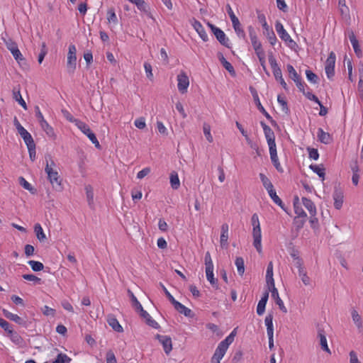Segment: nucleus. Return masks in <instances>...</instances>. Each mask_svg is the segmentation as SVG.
Wrapping results in <instances>:
<instances>
[{"label": "nucleus", "mask_w": 363, "mask_h": 363, "mask_svg": "<svg viewBox=\"0 0 363 363\" xmlns=\"http://www.w3.org/2000/svg\"><path fill=\"white\" fill-rule=\"evenodd\" d=\"M252 225L253 226L252 236H253V246L255 247L258 253H261L262 248V233L259 217L257 213H254L251 218Z\"/></svg>", "instance_id": "1"}, {"label": "nucleus", "mask_w": 363, "mask_h": 363, "mask_svg": "<svg viewBox=\"0 0 363 363\" xmlns=\"http://www.w3.org/2000/svg\"><path fill=\"white\" fill-rule=\"evenodd\" d=\"M268 60L269 65L272 67L274 79H276V81L280 83V84L284 89V90L289 91V87L282 77L281 69L280 67L278 65L277 62L272 52L269 54Z\"/></svg>", "instance_id": "2"}, {"label": "nucleus", "mask_w": 363, "mask_h": 363, "mask_svg": "<svg viewBox=\"0 0 363 363\" xmlns=\"http://www.w3.org/2000/svg\"><path fill=\"white\" fill-rule=\"evenodd\" d=\"M275 29L280 38L287 44L288 47L291 50L296 51V49L298 48L297 43L291 38L289 34L284 29L282 23L279 21H277L275 23Z\"/></svg>", "instance_id": "3"}, {"label": "nucleus", "mask_w": 363, "mask_h": 363, "mask_svg": "<svg viewBox=\"0 0 363 363\" xmlns=\"http://www.w3.org/2000/svg\"><path fill=\"white\" fill-rule=\"evenodd\" d=\"M257 18L263 28V34L267 38L269 43L274 46L277 41V38L274 30L267 24L265 16L262 13L259 14Z\"/></svg>", "instance_id": "4"}, {"label": "nucleus", "mask_w": 363, "mask_h": 363, "mask_svg": "<svg viewBox=\"0 0 363 363\" xmlns=\"http://www.w3.org/2000/svg\"><path fill=\"white\" fill-rule=\"evenodd\" d=\"M45 171L47 173L48 178L52 186L57 190H61L62 189L61 185L62 179H60L58 172L50 167L48 161H47Z\"/></svg>", "instance_id": "5"}, {"label": "nucleus", "mask_w": 363, "mask_h": 363, "mask_svg": "<svg viewBox=\"0 0 363 363\" xmlns=\"http://www.w3.org/2000/svg\"><path fill=\"white\" fill-rule=\"evenodd\" d=\"M77 49L74 45L71 44L69 46L67 54V68L69 74H74L77 66Z\"/></svg>", "instance_id": "6"}, {"label": "nucleus", "mask_w": 363, "mask_h": 363, "mask_svg": "<svg viewBox=\"0 0 363 363\" xmlns=\"http://www.w3.org/2000/svg\"><path fill=\"white\" fill-rule=\"evenodd\" d=\"M77 127L86 135L97 149H101V145L96 135L91 130L89 126L82 121H77Z\"/></svg>", "instance_id": "7"}, {"label": "nucleus", "mask_w": 363, "mask_h": 363, "mask_svg": "<svg viewBox=\"0 0 363 363\" xmlns=\"http://www.w3.org/2000/svg\"><path fill=\"white\" fill-rule=\"evenodd\" d=\"M250 91L253 97L255 104L257 109L266 117L267 119H268L270 121L272 125H277L276 121L272 118V117L268 113V112L265 110V108L262 105V103L259 101V98L257 90L254 87L250 86Z\"/></svg>", "instance_id": "8"}, {"label": "nucleus", "mask_w": 363, "mask_h": 363, "mask_svg": "<svg viewBox=\"0 0 363 363\" xmlns=\"http://www.w3.org/2000/svg\"><path fill=\"white\" fill-rule=\"evenodd\" d=\"M4 43L6 46V48L11 52L13 57L19 65H21L22 62H25L24 57L19 50L17 44L14 41L10 38L7 40L4 39Z\"/></svg>", "instance_id": "9"}, {"label": "nucleus", "mask_w": 363, "mask_h": 363, "mask_svg": "<svg viewBox=\"0 0 363 363\" xmlns=\"http://www.w3.org/2000/svg\"><path fill=\"white\" fill-rule=\"evenodd\" d=\"M335 54L331 52L325 62V70L327 77L331 79L335 75Z\"/></svg>", "instance_id": "10"}, {"label": "nucleus", "mask_w": 363, "mask_h": 363, "mask_svg": "<svg viewBox=\"0 0 363 363\" xmlns=\"http://www.w3.org/2000/svg\"><path fill=\"white\" fill-rule=\"evenodd\" d=\"M177 87L180 93L184 94L187 91L189 85V79L185 72H182L177 75Z\"/></svg>", "instance_id": "11"}, {"label": "nucleus", "mask_w": 363, "mask_h": 363, "mask_svg": "<svg viewBox=\"0 0 363 363\" xmlns=\"http://www.w3.org/2000/svg\"><path fill=\"white\" fill-rule=\"evenodd\" d=\"M156 339L162 344L164 351L167 354H169L172 350V342L170 337L167 335H162L157 334Z\"/></svg>", "instance_id": "12"}, {"label": "nucleus", "mask_w": 363, "mask_h": 363, "mask_svg": "<svg viewBox=\"0 0 363 363\" xmlns=\"http://www.w3.org/2000/svg\"><path fill=\"white\" fill-rule=\"evenodd\" d=\"M213 33L218 40V41L223 46L230 48V43L229 38L226 36L225 33L219 28H213Z\"/></svg>", "instance_id": "13"}, {"label": "nucleus", "mask_w": 363, "mask_h": 363, "mask_svg": "<svg viewBox=\"0 0 363 363\" xmlns=\"http://www.w3.org/2000/svg\"><path fill=\"white\" fill-rule=\"evenodd\" d=\"M267 291H271L272 297L273 298V299H274L276 304L279 306V309L283 313H287V309L285 307L283 301L279 297L278 290L275 287V285L269 286Z\"/></svg>", "instance_id": "14"}, {"label": "nucleus", "mask_w": 363, "mask_h": 363, "mask_svg": "<svg viewBox=\"0 0 363 363\" xmlns=\"http://www.w3.org/2000/svg\"><path fill=\"white\" fill-rule=\"evenodd\" d=\"M348 36L357 57L358 58H361L362 57V51L360 49L359 42L354 32L352 30H350L348 32Z\"/></svg>", "instance_id": "15"}, {"label": "nucleus", "mask_w": 363, "mask_h": 363, "mask_svg": "<svg viewBox=\"0 0 363 363\" xmlns=\"http://www.w3.org/2000/svg\"><path fill=\"white\" fill-rule=\"evenodd\" d=\"M192 26L195 29V30L197 32L200 38L204 41L206 42L208 40V35L202 26V24L197 21L196 19L194 18L192 22Z\"/></svg>", "instance_id": "16"}, {"label": "nucleus", "mask_w": 363, "mask_h": 363, "mask_svg": "<svg viewBox=\"0 0 363 363\" xmlns=\"http://www.w3.org/2000/svg\"><path fill=\"white\" fill-rule=\"evenodd\" d=\"M334 199V206L336 209H340L343 203V193L342 191L337 187H335V190L333 194Z\"/></svg>", "instance_id": "17"}, {"label": "nucleus", "mask_w": 363, "mask_h": 363, "mask_svg": "<svg viewBox=\"0 0 363 363\" xmlns=\"http://www.w3.org/2000/svg\"><path fill=\"white\" fill-rule=\"evenodd\" d=\"M228 230L229 227L227 223H223L221 225V233L220 238V247L222 248H227L228 246Z\"/></svg>", "instance_id": "18"}, {"label": "nucleus", "mask_w": 363, "mask_h": 363, "mask_svg": "<svg viewBox=\"0 0 363 363\" xmlns=\"http://www.w3.org/2000/svg\"><path fill=\"white\" fill-rule=\"evenodd\" d=\"M247 29H248V32H249L250 38V40H251V43H252L254 50H257L259 48H262V43L258 40L257 33L255 30V28L252 26H248Z\"/></svg>", "instance_id": "19"}, {"label": "nucleus", "mask_w": 363, "mask_h": 363, "mask_svg": "<svg viewBox=\"0 0 363 363\" xmlns=\"http://www.w3.org/2000/svg\"><path fill=\"white\" fill-rule=\"evenodd\" d=\"M174 309L178 311L179 313L183 314L184 316L188 318H193L194 314L192 311L184 305L177 301L174 304H173Z\"/></svg>", "instance_id": "20"}, {"label": "nucleus", "mask_w": 363, "mask_h": 363, "mask_svg": "<svg viewBox=\"0 0 363 363\" xmlns=\"http://www.w3.org/2000/svg\"><path fill=\"white\" fill-rule=\"evenodd\" d=\"M269 298V291H265L259 301L258 302L257 306V313L259 315H262L265 311L266 304L267 303Z\"/></svg>", "instance_id": "21"}, {"label": "nucleus", "mask_w": 363, "mask_h": 363, "mask_svg": "<svg viewBox=\"0 0 363 363\" xmlns=\"http://www.w3.org/2000/svg\"><path fill=\"white\" fill-rule=\"evenodd\" d=\"M318 337L320 339V345L321 346V349L323 351L330 354L331 352L328 346L325 333L324 330L320 327H318Z\"/></svg>", "instance_id": "22"}, {"label": "nucleus", "mask_w": 363, "mask_h": 363, "mask_svg": "<svg viewBox=\"0 0 363 363\" xmlns=\"http://www.w3.org/2000/svg\"><path fill=\"white\" fill-rule=\"evenodd\" d=\"M217 55L220 62L223 66V67L230 74L231 76H235V71L233 66L226 60L223 55L221 52H218Z\"/></svg>", "instance_id": "23"}, {"label": "nucleus", "mask_w": 363, "mask_h": 363, "mask_svg": "<svg viewBox=\"0 0 363 363\" xmlns=\"http://www.w3.org/2000/svg\"><path fill=\"white\" fill-rule=\"evenodd\" d=\"M269 154H270V158L272 160V162L274 167L277 169V170L279 172H283V169L280 164V162L278 159L277 156V147L269 148Z\"/></svg>", "instance_id": "24"}, {"label": "nucleus", "mask_w": 363, "mask_h": 363, "mask_svg": "<svg viewBox=\"0 0 363 363\" xmlns=\"http://www.w3.org/2000/svg\"><path fill=\"white\" fill-rule=\"evenodd\" d=\"M317 137L318 140L325 145L330 144L333 141L332 136L325 132L321 128L318 129Z\"/></svg>", "instance_id": "25"}, {"label": "nucleus", "mask_w": 363, "mask_h": 363, "mask_svg": "<svg viewBox=\"0 0 363 363\" xmlns=\"http://www.w3.org/2000/svg\"><path fill=\"white\" fill-rule=\"evenodd\" d=\"M107 322L108 325L112 328V329L116 332L122 333L123 331V327L121 325L118 320L113 315H109L108 316Z\"/></svg>", "instance_id": "26"}, {"label": "nucleus", "mask_w": 363, "mask_h": 363, "mask_svg": "<svg viewBox=\"0 0 363 363\" xmlns=\"http://www.w3.org/2000/svg\"><path fill=\"white\" fill-rule=\"evenodd\" d=\"M264 136L269 145V148L275 147V135L274 131L271 128H264Z\"/></svg>", "instance_id": "27"}, {"label": "nucleus", "mask_w": 363, "mask_h": 363, "mask_svg": "<svg viewBox=\"0 0 363 363\" xmlns=\"http://www.w3.org/2000/svg\"><path fill=\"white\" fill-rule=\"evenodd\" d=\"M227 348L223 346V345L218 344L215 352L211 358L212 361L219 362L222 359L225 355Z\"/></svg>", "instance_id": "28"}, {"label": "nucleus", "mask_w": 363, "mask_h": 363, "mask_svg": "<svg viewBox=\"0 0 363 363\" xmlns=\"http://www.w3.org/2000/svg\"><path fill=\"white\" fill-rule=\"evenodd\" d=\"M2 312H3V315L6 318L15 322L16 323H17L18 325H24L25 324L24 320L23 318H21V317H19L18 315L13 314L6 309H3Z\"/></svg>", "instance_id": "29"}, {"label": "nucleus", "mask_w": 363, "mask_h": 363, "mask_svg": "<svg viewBox=\"0 0 363 363\" xmlns=\"http://www.w3.org/2000/svg\"><path fill=\"white\" fill-rule=\"evenodd\" d=\"M302 203L306 208L309 211L311 216L316 215V207L314 203L310 199L303 197Z\"/></svg>", "instance_id": "30"}, {"label": "nucleus", "mask_w": 363, "mask_h": 363, "mask_svg": "<svg viewBox=\"0 0 363 363\" xmlns=\"http://www.w3.org/2000/svg\"><path fill=\"white\" fill-rule=\"evenodd\" d=\"M266 282L267 284L269 286H274V280L273 278V264L272 262H270L267 268V272H266Z\"/></svg>", "instance_id": "31"}, {"label": "nucleus", "mask_w": 363, "mask_h": 363, "mask_svg": "<svg viewBox=\"0 0 363 363\" xmlns=\"http://www.w3.org/2000/svg\"><path fill=\"white\" fill-rule=\"evenodd\" d=\"M131 3L135 4L141 12L150 13V7L144 0H133Z\"/></svg>", "instance_id": "32"}, {"label": "nucleus", "mask_w": 363, "mask_h": 363, "mask_svg": "<svg viewBox=\"0 0 363 363\" xmlns=\"http://www.w3.org/2000/svg\"><path fill=\"white\" fill-rule=\"evenodd\" d=\"M13 98L16 101H18V103L22 106V108L24 110H27L28 109L26 103V101L23 100V99L21 96V91H20V88L16 89V88L15 87L13 89Z\"/></svg>", "instance_id": "33"}, {"label": "nucleus", "mask_w": 363, "mask_h": 363, "mask_svg": "<svg viewBox=\"0 0 363 363\" xmlns=\"http://www.w3.org/2000/svg\"><path fill=\"white\" fill-rule=\"evenodd\" d=\"M273 313H269L264 319L265 325L267 327V334H274V327H273Z\"/></svg>", "instance_id": "34"}, {"label": "nucleus", "mask_w": 363, "mask_h": 363, "mask_svg": "<svg viewBox=\"0 0 363 363\" xmlns=\"http://www.w3.org/2000/svg\"><path fill=\"white\" fill-rule=\"evenodd\" d=\"M18 133L20 134L21 138L23 139V140L27 146L30 145V144H33V143H35L30 133H28L27 131V130H26L25 128H23V130L20 129V131Z\"/></svg>", "instance_id": "35"}, {"label": "nucleus", "mask_w": 363, "mask_h": 363, "mask_svg": "<svg viewBox=\"0 0 363 363\" xmlns=\"http://www.w3.org/2000/svg\"><path fill=\"white\" fill-rule=\"evenodd\" d=\"M232 24H233V27L237 35L240 38L245 40L246 38V35H245V33L242 27V25H241L240 21L234 22Z\"/></svg>", "instance_id": "36"}, {"label": "nucleus", "mask_w": 363, "mask_h": 363, "mask_svg": "<svg viewBox=\"0 0 363 363\" xmlns=\"http://www.w3.org/2000/svg\"><path fill=\"white\" fill-rule=\"evenodd\" d=\"M309 168L315 174L318 175L319 177L322 178V180L323 181L325 179V168L323 167V165H318V164H311L309 166Z\"/></svg>", "instance_id": "37"}, {"label": "nucleus", "mask_w": 363, "mask_h": 363, "mask_svg": "<svg viewBox=\"0 0 363 363\" xmlns=\"http://www.w3.org/2000/svg\"><path fill=\"white\" fill-rule=\"evenodd\" d=\"M268 194L272 200L281 208L286 211V208H284V203L282 202L281 199L277 195L274 189H272V191H269Z\"/></svg>", "instance_id": "38"}, {"label": "nucleus", "mask_w": 363, "mask_h": 363, "mask_svg": "<svg viewBox=\"0 0 363 363\" xmlns=\"http://www.w3.org/2000/svg\"><path fill=\"white\" fill-rule=\"evenodd\" d=\"M259 176L264 187L267 191V192L272 191V190L274 189V186L271 181L263 173H260Z\"/></svg>", "instance_id": "39"}, {"label": "nucleus", "mask_w": 363, "mask_h": 363, "mask_svg": "<svg viewBox=\"0 0 363 363\" xmlns=\"http://www.w3.org/2000/svg\"><path fill=\"white\" fill-rule=\"evenodd\" d=\"M351 314H352V318L353 322L354 323V324L356 325L357 328L359 330H362V321L361 316L359 315L358 312L355 309H353L352 311Z\"/></svg>", "instance_id": "40"}, {"label": "nucleus", "mask_w": 363, "mask_h": 363, "mask_svg": "<svg viewBox=\"0 0 363 363\" xmlns=\"http://www.w3.org/2000/svg\"><path fill=\"white\" fill-rule=\"evenodd\" d=\"M34 231L36 234L37 238L40 242H43L46 239L45 234L43 232V228L40 223H36L34 225Z\"/></svg>", "instance_id": "41"}, {"label": "nucleus", "mask_w": 363, "mask_h": 363, "mask_svg": "<svg viewBox=\"0 0 363 363\" xmlns=\"http://www.w3.org/2000/svg\"><path fill=\"white\" fill-rule=\"evenodd\" d=\"M170 184L174 189H177L180 186L179 179L176 172H172L170 174Z\"/></svg>", "instance_id": "42"}, {"label": "nucleus", "mask_w": 363, "mask_h": 363, "mask_svg": "<svg viewBox=\"0 0 363 363\" xmlns=\"http://www.w3.org/2000/svg\"><path fill=\"white\" fill-rule=\"evenodd\" d=\"M235 264L237 267L238 274L242 276L245 272V262L243 258L241 257H237Z\"/></svg>", "instance_id": "43"}, {"label": "nucleus", "mask_w": 363, "mask_h": 363, "mask_svg": "<svg viewBox=\"0 0 363 363\" xmlns=\"http://www.w3.org/2000/svg\"><path fill=\"white\" fill-rule=\"evenodd\" d=\"M86 195L89 206L92 208L94 206V191L93 189L90 185L86 186Z\"/></svg>", "instance_id": "44"}, {"label": "nucleus", "mask_w": 363, "mask_h": 363, "mask_svg": "<svg viewBox=\"0 0 363 363\" xmlns=\"http://www.w3.org/2000/svg\"><path fill=\"white\" fill-rule=\"evenodd\" d=\"M28 264L30 266L34 272H40L43 269L44 265L42 262L35 260H29Z\"/></svg>", "instance_id": "45"}, {"label": "nucleus", "mask_w": 363, "mask_h": 363, "mask_svg": "<svg viewBox=\"0 0 363 363\" xmlns=\"http://www.w3.org/2000/svg\"><path fill=\"white\" fill-rule=\"evenodd\" d=\"M19 183L25 189L29 191L31 194H34L36 191L35 189L23 177H19Z\"/></svg>", "instance_id": "46"}, {"label": "nucleus", "mask_w": 363, "mask_h": 363, "mask_svg": "<svg viewBox=\"0 0 363 363\" xmlns=\"http://www.w3.org/2000/svg\"><path fill=\"white\" fill-rule=\"evenodd\" d=\"M298 276L301 278L302 282L304 284V285L308 286L311 284V279L307 275V272L306 269L298 270Z\"/></svg>", "instance_id": "47"}, {"label": "nucleus", "mask_w": 363, "mask_h": 363, "mask_svg": "<svg viewBox=\"0 0 363 363\" xmlns=\"http://www.w3.org/2000/svg\"><path fill=\"white\" fill-rule=\"evenodd\" d=\"M306 76L307 79L313 84H318L319 82V78L317 74L313 73L311 70L307 69L306 70Z\"/></svg>", "instance_id": "48"}, {"label": "nucleus", "mask_w": 363, "mask_h": 363, "mask_svg": "<svg viewBox=\"0 0 363 363\" xmlns=\"http://www.w3.org/2000/svg\"><path fill=\"white\" fill-rule=\"evenodd\" d=\"M70 361L71 358H69L66 354L60 353L52 363H69Z\"/></svg>", "instance_id": "49"}, {"label": "nucleus", "mask_w": 363, "mask_h": 363, "mask_svg": "<svg viewBox=\"0 0 363 363\" xmlns=\"http://www.w3.org/2000/svg\"><path fill=\"white\" fill-rule=\"evenodd\" d=\"M286 68H287V71L289 74V77L293 81H295L297 79L301 77V76L297 73V72L296 71V69L291 65H290V64L287 65Z\"/></svg>", "instance_id": "50"}, {"label": "nucleus", "mask_w": 363, "mask_h": 363, "mask_svg": "<svg viewBox=\"0 0 363 363\" xmlns=\"http://www.w3.org/2000/svg\"><path fill=\"white\" fill-rule=\"evenodd\" d=\"M128 294L130 295V298L133 306L138 311L141 308H143L141 303L138 301L137 298L135 296V295L133 294V293L130 290H128Z\"/></svg>", "instance_id": "51"}, {"label": "nucleus", "mask_w": 363, "mask_h": 363, "mask_svg": "<svg viewBox=\"0 0 363 363\" xmlns=\"http://www.w3.org/2000/svg\"><path fill=\"white\" fill-rule=\"evenodd\" d=\"M203 130L206 140L209 143H212L213 139L211 134V126L208 123H204L203 125Z\"/></svg>", "instance_id": "52"}, {"label": "nucleus", "mask_w": 363, "mask_h": 363, "mask_svg": "<svg viewBox=\"0 0 363 363\" xmlns=\"http://www.w3.org/2000/svg\"><path fill=\"white\" fill-rule=\"evenodd\" d=\"M22 277L27 281H33L34 284H41V279L38 278V277H36L34 274H23L22 276Z\"/></svg>", "instance_id": "53"}, {"label": "nucleus", "mask_w": 363, "mask_h": 363, "mask_svg": "<svg viewBox=\"0 0 363 363\" xmlns=\"http://www.w3.org/2000/svg\"><path fill=\"white\" fill-rule=\"evenodd\" d=\"M42 129L46 133V134L49 136H52L54 135L53 128L48 124L46 121H43L41 123H40Z\"/></svg>", "instance_id": "54"}, {"label": "nucleus", "mask_w": 363, "mask_h": 363, "mask_svg": "<svg viewBox=\"0 0 363 363\" xmlns=\"http://www.w3.org/2000/svg\"><path fill=\"white\" fill-rule=\"evenodd\" d=\"M107 20L108 23H113L116 24L118 23V18L116 15L115 11L113 9H109L107 11Z\"/></svg>", "instance_id": "55"}, {"label": "nucleus", "mask_w": 363, "mask_h": 363, "mask_svg": "<svg viewBox=\"0 0 363 363\" xmlns=\"http://www.w3.org/2000/svg\"><path fill=\"white\" fill-rule=\"evenodd\" d=\"M294 212L296 214V217L303 218H307L306 213L303 211V209L301 206H299L295 202L294 203Z\"/></svg>", "instance_id": "56"}, {"label": "nucleus", "mask_w": 363, "mask_h": 363, "mask_svg": "<svg viewBox=\"0 0 363 363\" xmlns=\"http://www.w3.org/2000/svg\"><path fill=\"white\" fill-rule=\"evenodd\" d=\"M62 113L63 116L69 122L74 123L77 126V121H81L79 119H76L73 117V116L66 109H62Z\"/></svg>", "instance_id": "57"}, {"label": "nucleus", "mask_w": 363, "mask_h": 363, "mask_svg": "<svg viewBox=\"0 0 363 363\" xmlns=\"http://www.w3.org/2000/svg\"><path fill=\"white\" fill-rule=\"evenodd\" d=\"M278 103L281 106V109L285 113H289V108L288 107L287 101L282 98L280 95L277 97Z\"/></svg>", "instance_id": "58"}, {"label": "nucleus", "mask_w": 363, "mask_h": 363, "mask_svg": "<svg viewBox=\"0 0 363 363\" xmlns=\"http://www.w3.org/2000/svg\"><path fill=\"white\" fill-rule=\"evenodd\" d=\"M144 68L145 70L147 77L150 81H152L153 80V74H152V65L149 62H145L144 63Z\"/></svg>", "instance_id": "59"}, {"label": "nucleus", "mask_w": 363, "mask_h": 363, "mask_svg": "<svg viewBox=\"0 0 363 363\" xmlns=\"http://www.w3.org/2000/svg\"><path fill=\"white\" fill-rule=\"evenodd\" d=\"M206 279L210 282V284L213 286L218 289V280L214 278L213 272H206Z\"/></svg>", "instance_id": "60"}, {"label": "nucleus", "mask_w": 363, "mask_h": 363, "mask_svg": "<svg viewBox=\"0 0 363 363\" xmlns=\"http://www.w3.org/2000/svg\"><path fill=\"white\" fill-rule=\"evenodd\" d=\"M306 223V218L295 217L294 224L297 230L301 229Z\"/></svg>", "instance_id": "61"}, {"label": "nucleus", "mask_w": 363, "mask_h": 363, "mask_svg": "<svg viewBox=\"0 0 363 363\" xmlns=\"http://www.w3.org/2000/svg\"><path fill=\"white\" fill-rule=\"evenodd\" d=\"M106 363H117L115 354L112 350H108L106 354Z\"/></svg>", "instance_id": "62"}, {"label": "nucleus", "mask_w": 363, "mask_h": 363, "mask_svg": "<svg viewBox=\"0 0 363 363\" xmlns=\"http://www.w3.org/2000/svg\"><path fill=\"white\" fill-rule=\"evenodd\" d=\"M307 150L308 152L309 158L313 159L314 160H317L319 157V153L317 149L313 147H308Z\"/></svg>", "instance_id": "63"}, {"label": "nucleus", "mask_w": 363, "mask_h": 363, "mask_svg": "<svg viewBox=\"0 0 363 363\" xmlns=\"http://www.w3.org/2000/svg\"><path fill=\"white\" fill-rule=\"evenodd\" d=\"M134 124H135L136 128H139L140 130L144 129L146 127V123H145V118L140 117V118H137L135 121Z\"/></svg>", "instance_id": "64"}]
</instances>
